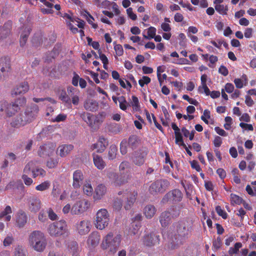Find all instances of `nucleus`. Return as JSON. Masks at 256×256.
Instances as JSON below:
<instances>
[{
    "instance_id": "nucleus-4",
    "label": "nucleus",
    "mask_w": 256,
    "mask_h": 256,
    "mask_svg": "<svg viewBox=\"0 0 256 256\" xmlns=\"http://www.w3.org/2000/svg\"><path fill=\"white\" fill-rule=\"evenodd\" d=\"M47 231L52 237L66 236L68 234V225L65 220L56 221L48 225Z\"/></svg>"
},
{
    "instance_id": "nucleus-51",
    "label": "nucleus",
    "mask_w": 256,
    "mask_h": 256,
    "mask_svg": "<svg viewBox=\"0 0 256 256\" xmlns=\"http://www.w3.org/2000/svg\"><path fill=\"white\" fill-rule=\"evenodd\" d=\"M222 242L220 237H218L216 240L212 242V250H216L222 246Z\"/></svg>"
},
{
    "instance_id": "nucleus-47",
    "label": "nucleus",
    "mask_w": 256,
    "mask_h": 256,
    "mask_svg": "<svg viewBox=\"0 0 256 256\" xmlns=\"http://www.w3.org/2000/svg\"><path fill=\"white\" fill-rule=\"evenodd\" d=\"M84 193L88 196H91L93 193V188L90 184H86L83 186Z\"/></svg>"
},
{
    "instance_id": "nucleus-14",
    "label": "nucleus",
    "mask_w": 256,
    "mask_h": 256,
    "mask_svg": "<svg viewBox=\"0 0 256 256\" xmlns=\"http://www.w3.org/2000/svg\"><path fill=\"white\" fill-rule=\"evenodd\" d=\"M56 144L48 143L41 146L38 150V154L40 157H45L52 154L55 150Z\"/></svg>"
},
{
    "instance_id": "nucleus-12",
    "label": "nucleus",
    "mask_w": 256,
    "mask_h": 256,
    "mask_svg": "<svg viewBox=\"0 0 256 256\" xmlns=\"http://www.w3.org/2000/svg\"><path fill=\"white\" fill-rule=\"evenodd\" d=\"M147 155V151L139 149L134 151L130 158L132 163L137 166H142L145 162V158Z\"/></svg>"
},
{
    "instance_id": "nucleus-32",
    "label": "nucleus",
    "mask_w": 256,
    "mask_h": 256,
    "mask_svg": "<svg viewBox=\"0 0 256 256\" xmlns=\"http://www.w3.org/2000/svg\"><path fill=\"white\" fill-rule=\"evenodd\" d=\"M172 128L174 131L175 134V142L176 144H178L180 142H182V136L180 132V130L178 128L177 125L173 122L172 124Z\"/></svg>"
},
{
    "instance_id": "nucleus-48",
    "label": "nucleus",
    "mask_w": 256,
    "mask_h": 256,
    "mask_svg": "<svg viewBox=\"0 0 256 256\" xmlns=\"http://www.w3.org/2000/svg\"><path fill=\"white\" fill-rule=\"evenodd\" d=\"M198 92L200 94L204 93L206 96H209L210 94V90L206 84H203L200 86L198 88Z\"/></svg>"
},
{
    "instance_id": "nucleus-16",
    "label": "nucleus",
    "mask_w": 256,
    "mask_h": 256,
    "mask_svg": "<svg viewBox=\"0 0 256 256\" xmlns=\"http://www.w3.org/2000/svg\"><path fill=\"white\" fill-rule=\"evenodd\" d=\"M90 222L86 220L78 222L76 224V230L80 235L88 234L90 230Z\"/></svg>"
},
{
    "instance_id": "nucleus-8",
    "label": "nucleus",
    "mask_w": 256,
    "mask_h": 256,
    "mask_svg": "<svg viewBox=\"0 0 256 256\" xmlns=\"http://www.w3.org/2000/svg\"><path fill=\"white\" fill-rule=\"evenodd\" d=\"M182 198V194L178 189H174L166 194L162 200L163 204L170 202L173 204L180 202Z\"/></svg>"
},
{
    "instance_id": "nucleus-25",
    "label": "nucleus",
    "mask_w": 256,
    "mask_h": 256,
    "mask_svg": "<svg viewBox=\"0 0 256 256\" xmlns=\"http://www.w3.org/2000/svg\"><path fill=\"white\" fill-rule=\"evenodd\" d=\"M100 240V236L98 232H92L88 237L87 244L89 246L94 248L98 246Z\"/></svg>"
},
{
    "instance_id": "nucleus-5",
    "label": "nucleus",
    "mask_w": 256,
    "mask_h": 256,
    "mask_svg": "<svg viewBox=\"0 0 256 256\" xmlns=\"http://www.w3.org/2000/svg\"><path fill=\"white\" fill-rule=\"evenodd\" d=\"M104 172L112 184L116 187L120 186L128 182V176L126 174H119L110 170H106Z\"/></svg>"
},
{
    "instance_id": "nucleus-57",
    "label": "nucleus",
    "mask_w": 256,
    "mask_h": 256,
    "mask_svg": "<svg viewBox=\"0 0 256 256\" xmlns=\"http://www.w3.org/2000/svg\"><path fill=\"white\" fill-rule=\"evenodd\" d=\"M14 241V238L13 236H8L4 239L3 242V244L4 246H8L12 244Z\"/></svg>"
},
{
    "instance_id": "nucleus-7",
    "label": "nucleus",
    "mask_w": 256,
    "mask_h": 256,
    "mask_svg": "<svg viewBox=\"0 0 256 256\" xmlns=\"http://www.w3.org/2000/svg\"><path fill=\"white\" fill-rule=\"evenodd\" d=\"M90 202L85 198L77 200L72 207L70 213L72 215H80L87 211L90 208Z\"/></svg>"
},
{
    "instance_id": "nucleus-28",
    "label": "nucleus",
    "mask_w": 256,
    "mask_h": 256,
    "mask_svg": "<svg viewBox=\"0 0 256 256\" xmlns=\"http://www.w3.org/2000/svg\"><path fill=\"white\" fill-rule=\"evenodd\" d=\"M22 32L20 34V44L23 46L26 44L28 38L32 30V28L30 26H23L22 28Z\"/></svg>"
},
{
    "instance_id": "nucleus-19",
    "label": "nucleus",
    "mask_w": 256,
    "mask_h": 256,
    "mask_svg": "<svg viewBox=\"0 0 256 256\" xmlns=\"http://www.w3.org/2000/svg\"><path fill=\"white\" fill-rule=\"evenodd\" d=\"M72 186L74 188H78L82 185L84 179V174L82 172L78 170L73 173Z\"/></svg>"
},
{
    "instance_id": "nucleus-36",
    "label": "nucleus",
    "mask_w": 256,
    "mask_h": 256,
    "mask_svg": "<svg viewBox=\"0 0 256 256\" xmlns=\"http://www.w3.org/2000/svg\"><path fill=\"white\" fill-rule=\"evenodd\" d=\"M32 176L36 178L38 176L44 178L46 175V171L40 168H36L32 170Z\"/></svg>"
},
{
    "instance_id": "nucleus-29",
    "label": "nucleus",
    "mask_w": 256,
    "mask_h": 256,
    "mask_svg": "<svg viewBox=\"0 0 256 256\" xmlns=\"http://www.w3.org/2000/svg\"><path fill=\"white\" fill-rule=\"evenodd\" d=\"M156 212V208L152 204H148L144 208V214L148 219L152 218L155 214Z\"/></svg>"
},
{
    "instance_id": "nucleus-50",
    "label": "nucleus",
    "mask_w": 256,
    "mask_h": 256,
    "mask_svg": "<svg viewBox=\"0 0 256 256\" xmlns=\"http://www.w3.org/2000/svg\"><path fill=\"white\" fill-rule=\"evenodd\" d=\"M156 28L153 26L150 27L148 30V36L146 35H144V36L145 38H152L156 35Z\"/></svg>"
},
{
    "instance_id": "nucleus-49",
    "label": "nucleus",
    "mask_w": 256,
    "mask_h": 256,
    "mask_svg": "<svg viewBox=\"0 0 256 256\" xmlns=\"http://www.w3.org/2000/svg\"><path fill=\"white\" fill-rule=\"evenodd\" d=\"M6 25H4L3 26L0 27V40L6 38L10 32V29L6 28Z\"/></svg>"
},
{
    "instance_id": "nucleus-41",
    "label": "nucleus",
    "mask_w": 256,
    "mask_h": 256,
    "mask_svg": "<svg viewBox=\"0 0 256 256\" xmlns=\"http://www.w3.org/2000/svg\"><path fill=\"white\" fill-rule=\"evenodd\" d=\"M230 203L232 205H234V204H240L242 202V198L239 196H238L234 194H230Z\"/></svg>"
},
{
    "instance_id": "nucleus-35",
    "label": "nucleus",
    "mask_w": 256,
    "mask_h": 256,
    "mask_svg": "<svg viewBox=\"0 0 256 256\" xmlns=\"http://www.w3.org/2000/svg\"><path fill=\"white\" fill-rule=\"evenodd\" d=\"M118 152V148L114 144L110 146L108 150V158L110 160H113L116 158Z\"/></svg>"
},
{
    "instance_id": "nucleus-2",
    "label": "nucleus",
    "mask_w": 256,
    "mask_h": 256,
    "mask_svg": "<svg viewBox=\"0 0 256 256\" xmlns=\"http://www.w3.org/2000/svg\"><path fill=\"white\" fill-rule=\"evenodd\" d=\"M29 246L38 252H43L47 246V239L44 234L40 230H34L28 236Z\"/></svg>"
},
{
    "instance_id": "nucleus-61",
    "label": "nucleus",
    "mask_w": 256,
    "mask_h": 256,
    "mask_svg": "<svg viewBox=\"0 0 256 256\" xmlns=\"http://www.w3.org/2000/svg\"><path fill=\"white\" fill-rule=\"evenodd\" d=\"M58 164V161L57 160L50 158L49 160L47 162L46 166L49 168H53L56 166Z\"/></svg>"
},
{
    "instance_id": "nucleus-30",
    "label": "nucleus",
    "mask_w": 256,
    "mask_h": 256,
    "mask_svg": "<svg viewBox=\"0 0 256 256\" xmlns=\"http://www.w3.org/2000/svg\"><path fill=\"white\" fill-rule=\"evenodd\" d=\"M93 161L95 166L100 170H103L106 166L102 156L98 154H93Z\"/></svg>"
},
{
    "instance_id": "nucleus-20",
    "label": "nucleus",
    "mask_w": 256,
    "mask_h": 256,
    "mask_svg": "<svg viewBox=\"0 0 256 256\" xmlns=\"http://www.w3.org/2000/svg\"><path fill=\"white\" fill-rule=\"evenodd\" d=\"M29 90V85L27 82H24L16 86L12 90V94L17 96L18 94H24Z\"/></svg>"
},
{
    "instance_id": "nucleus-55",
    "label": "nucleus",
    "mask_w": 256,
    "mask_h": 256,
    "mask_svg": "<svg viewBox=\"0 0 256 256\" xmlns=\"http://www.w3.org/2000/svg\"><path fill=\"white\" fill-rule=\"evenodd\" d=\"M132 106L134 110L137 111L140 108L138 99L136 96H132Z\"/></svg>"
},
{
    "instance_id": "nucleus-59",
    "label": "nucleus",
    "mask_w": 256,
    "mask_h": 256,
    "mask_svg": "<svg viewBox=\"0 0 256 256\" xmlns=\"http://www.w3.org/2000/svg\"><path fill=\"white\" fill-rule=\"evenodd\" d=\"M114 50L118 56H122L124 54L122 46L120 44H116L114 46Z\"/></svg>"
},
{
    "instance_id": "nucleus-37",
    "label": "nucleus",
    "mask_w": 256,
    "mask_h": 256,
    "mask_svg": "<svg viewBox=\"0 0 256 256\" xmlns=\"http://www.w3.org/2000/svg\"><path fill=\"white\" fill-rule=\"evenodd\" d=\"M140 222L134 223L132 228L130 229V234L134 236H138L140 234Z\"/></svg>"
},
{
    "instance_id": "nucleus-21",
    "label": "nucleus",
    "mask_w": 256,
    "mask_h": 256,
    "mask_svg": "<svg viewBox=\"0 0 256 256\" xmlns=\"http://www.w3.org/2000/svg\"><path fill=\"white\" fill-rule=\"evenodd\" d=\"M16 226L23 228L27 222L28 217L26 212L22 210H19L16 216Z\"/></svg>"
},
{
    "instance_id": "nucleus-17",
    "label": "nucleus",
    "mask_w": 256,
    "mask_h": 256,
    "mask_svg": "<svg viewBox=\"0 0 256 256\" xmlns=\"http://www.w3.org/2000/svg\"><path fill=\"white\" fill-rule=\"evenodd\" d=\"M28 124V120H26L23 114L20 113L12 120L10 124L14 128H18L24 126Z\"/></svg>"
},
{
    "instance_id": "nucleus-33",
    "label": "nucleus",
    "mask_w": 256,
    "mask_h": 256,
    "mask_svg": "<svg viewBox=\"0 0 256 256\" xmlns=\"http://www.w3.org/2000/svg\"><path fill=\"white\" fill-rule=\"evenodd\" d=\"M12 212V209L10 206H7L3 211L0 212V218L5 217V220L10 222L12 218V216L10 214Z\"/></svg>"
},
{
    "instance_id": "nucleus-24",
    "label": "nucleus",
    "mask_w": 256,
    "mask_h": 256,
    "mask_svg": "<svg viewBox=\"0 0 256 256\" xmlns=\"http://www.w3.org/2000/svg\"><path fill=\"white\" fill-rule=\"evenodd\" d=\"M84 107L86 110L94 112L98 110V104L93 99H87L84 104Z\"/></svg>"
},
{
    "instance_id": "nucleus-54",
    "label": "nucleus",
    "mask_w": 256,
    "mask_h": 256,
    "mask_svg": "<svg viewBox=\"0 0 256 256\" xmlns=\"http://www.w3.org/2000/svg\"><path fill=\"white\" fill-rule=\"evenodd\" d=\"M26 102V100L24 97L19 98L16 100L14 102L15 105L18 106L20 108V106H24Z\"/></svg>"
},
{
    "instance_id": "nucleus-26",
    "label": "nucleus",
    "mask_w": 256,
    "mask_h": 256,
    "mask_svg": "<svg viewBox=\"0 0 256 256\" xmlns=\"http://www.w3.org/2000/svg\"><path fill=\"white\" fill-rule=\"evenodd\" d=\"M106 192L105 186L102 184L98 185L95 188L94 198L95 200H100L104 196Z\"/></svg>"
},
{
    "instance_id": "nucleus-43",
    "label": "nucleus",
    "mask_w": 256,
    "mask_h": 256,
    "mask_svg": "<svg viewBox=\"0 0 256 256\" xmlns=\"http://www.w3.org/2000/svg\"><path fill=\"white\" fill-rule=\"evenodd\" d=\"M214 8L216 12L222 15L226 14L228 10V6L224 4L215 5Z\"/></svg>"
},
{
    "instance_id": "nucleus-23",
    "label": "nucleus",
    "mask_w": 256,
    "mask_h": 256,
    "mask_svg": "<svg viewBox=\"0 0 256 256\" xmlns=\"http://www.w3.org/2000/svg\"><path fill=\"white\" fill-rule=\"evenodd\" d=\"M72 144H62L57 148V154L61 157H65L70 153L74 149Z\"/></svg>"
},
{
    "instance_id": "nucleus-40",
    "label": "nucleus",
    "mask_w": 256,
    "mask_h": 256,
    "mask_svg": "<svg viewBox=\"0 0 256 256\" xmlns=\"http://www.w3.org/2000/svg\"><path fill=\"white\" fill-rule=\"evenodd\" d=\"M70 252L72 256H78V244L76 242H72L68 246Z\"/></svg>"
},
{
    "instance_id": "nucleus-45",
    "label": "nucleus",
    "mask_w": 256,
    "mask_h": 256,
    "mask_svg": "<svg viewBox=\"0 0 256 256\" xmlns=\"http://www.w3.org/2000/svg\"><path fill=\"white\" fill-rule=\"evenodd\" d=\"M34 163L32 162H28L24 166L23 170V174L28 175L32 172V170L34 169Z\"/></svg>"
},
{
    "instance_id": "nucleus-22",
    "label": "nucleus",
    "mask_w": 256,
    "mask_h": 256,
    "mask_svg": "<svg viewBox=\"0 0 256 256\" xmlns=\"http://www.w3.org/2000/svg\"><path fill=\"white\" fill-rule=\"evenodd\" d=\"M5 108V114L8 117H12L14 116L20 110V108L16 105H15L13 102L8 103L4 102Z\"/></svg>"
},
{
    "instance_id": "nucleus-6",
    "label": "nucleus",
    "mask_w": 256,
    "mask_h": 256,
    "mask_svg": "<svg viewBox=\"0 0 256 256\" xmlns=\"http://www.w3.org/2000/svg\"><path fill=\"white\" fill-rule=\"evenodd\" d=\"M110 216L106 208L99 210L96 214V226L100 230H103L108 226L110 221Z\"/></svg>"
},
{
    "instance_id": "nucleus-15",
    "label": "nucleus",
    "mask_w": 256,
    "mask_h": 256,
    "mask_svg": "<svg viewBox=\"0 0 256 256\" xmlns=\"http://www.w3.org/2000/svg\"><path fill=\"white\" fill-rule=\"evenodd\" d=\"M28 204L29 210L32 212H38L42 204L40 198L35 196H30L28 198Z\"/></svg>"
},
{
    "instance_id": "nucleus-1",
    "label": "nucleus",
    "mask_w": 256,
    "mask_h": 256,
    "mask_svg": "<svg viewBox=\"0 0 256 256\" xmlns=\"http://www.w3.org/2000/svg\"><path fill=\"white\" fill-rule=\"evenodd\" d=\"M192 230V222L188 219L174 222L166 234L168 239V248L176 249L182 245L191 235Z\"/></svg>"
},
{
    "instance_id": "nucleus-13",
    "label": "nucleus",
    "mask_w": 256,
    "mask_h": 256,
    "mask_svg": "<svg viewBox=\"0 0 256 256\" xmlns=\"http://www.w3.org/2000/svg\"><path fill=\"white\" fill-rule=\"evenodd\" d=\"M39 112V108L37 104H32L30 106H28L23 114L26 120L29 123L33 121L37 116Z\"/></svg>"
},
{
    "instance_id": "nucleus-34",
    "label": "nucleus",
    "mask_w": 256,
    "mask_h": 256,
    "mask_svg": "<svg viewBox=\"0 0 256 256\" xmlns=\"http://www.w3.org/2000/svg\"><path fill=\"white\" fill-rule=\"evenodd\" d=\"M124 196L126 198V199L134 203L138 196V192L136 190H126V192L124 193Z\"/></svg>"
},
{
    "instance_id": "nucleus-52",
    "label": "nucleus",
    "mask_w": 256,
    "mask_h": 256,
    "mask_svg": "<svg viewBox=\"0 0 256 256\" xmlns=\"http://www.w3.org/2000/svg\"><path fill=\"white\" fill-rule=\"evenodd\" d=\"M166 68L164 66H159L157 68V77L160 82V85H162V79L161 77V73L164 72Z\"/></svg>"
},
{
    "instance_id": "nucleus-3",
    "label": "nucleus",
    "mask_w": 256,
    "mask_h": 256,
    "mask_svg": "<svg viewBox=\"0 0 256 256\" xmlns=\"http://www.w3.org/2000/svg\"><path fill=\"white\" fill-rule=\"evenodd\" d=\"M121 242L120 234L114 235L113 232L108 234L103 238L101 248L104 250H108L112 254H115Z\"/></svg>"
},
{
    "instance_id": "nucleus-46",
    "label": "nucleus",
    "mask_w": 256,
    "mask_h": 256,
    "mask_svg": "<svg viewBox=\"0 0 256 256\" xmlns=\"http://www.w3.org/2000/svg\"><path fill=\"white\" fill-rule=\"evenodd\" d=\"M50 182L48 180L44 181L36 187V190L38 191H44L48 190L50 186Z\"/></svg>"
},
{
    "instance_id": "nucleus-44",
    "label": "nucleus",
    "mask_w": 256,
    "mask_h": 256,
    "mask_svg": "<svg viewBox=\"0 0 256 256\" xmlns=\"http://www.w3.org/2000/svg\"><path fill=\"white\" fill-rule=\"evenodd\" d=\"M122 206V200L120 198H116L114 200L113 202V208L114 210L120 211Z\"/></svg>"
},
{
    "instance_id": "nucleus-62",
    "label": "nucleus",
    "mask_w": 256,
    "mask_h": 256,
    "mask_svg": "<svg viewBox=\"0 0 256 256\" xmlns=\"http://www.w3.org/2000/svg\"><path fill=\"white\" fill-rule=\"evenodd\" d=\"M94 116L93 114L88 113V116L87 117L86 120L85 122L88 125V126L92 128H94Z\"/></svg>"
},
{
    "instance_id": "nucleus-58",
    "label": "nucleus",
    "mask_w": 256,
    "mask_h": 256,
    "mask_svg": "<svg viewBox=\"0 0 256 256\" xmlns=\"http://www.w3.org/2000/svg\"><path fill=\"white\" fill-rule=\"evenodd\" d=\"M150 80H151L148 76H143L142 78L138 80V84L141 87H143L145 84H148Z\"/></svg>"
},
{
    "instance_id": "nucleus-63",
    "label": "nucleus",
    "mask_w": 256,
    "mask_h": 256,
    "mask_svg": "<svg viewBox=\"0 0 256 256\" xmlns=\"http://www.w3.org/2000/svg\"><path fill=\"white\" fill-rule=\"evenodd\" d=\"M120 152L122 154L124 155L127 153V146L126 141H122L120 144Z\"/></svg>"
},
{
    "instance_id": "nucleus-42",
    "label": "nucleus",
    "mask_w": 256,
    "mask_h": 256,
    "mask_svg": "<svg viewBox=\"0 0 256 256\" xmlns=\"http://www.w3.org/2000/svg\"><path fill=\"white\" fill-rule=\"evenodd\" d=\"M14 256H26L24 248L22 246H17L14 248Z\"/></svg>"
},
{
    "instance_id": "nucleus-39",
    "label": "nucleus",
    "mask_w": 256,
    "mask_h": 256,
    "mask_svg": "<svg viewBox=\"0 0 256 256\" xmlns=\"http://www.w3.org/2000/svg\"><path fill=\"white\" fill-rule=\"evenodd\" d=\"M118 102L120 103V108L122 110H126L128 108L131 106L127 102L125 97L124 96L118 97Z\"/></svg>"
},
{
    "instance_id": "nucleus-64",
    "label": "nucleus",
    "mask_w": 256,
    "mask_h": 256,
    "mask_svg": "<svg viewBox=\"0 0 256 256\" xmlns=\"http://www.w3.org/2000/svg\"><path fill=\"white\" fill-rule=\"evenodd\" d=\"M190 165L192 168L193 169L196 170L197 172H200L202 171V168H200L198 162L196 160H193L190 162Z\"/></svg>"
},
{
    "instance_id": "nucleus-60",
    "label": "nucleus",
    "mask_w": 256,
    "mask_h": 256,
    "mask_svg": "<svg viewBox=\"0 0 256 256\" xmlns=\"http://www.w3.org/2000/svg\"><path fill=\"white\" fill-rule=\"evenodd\" d=\"M22 178L26 186H30L34 182L32 178L28 177V175L22 174Z\"/></svg>"
},
{
    "instance_id": "nucleus-53",
    "label": "nucleus",
    "mask_w": 256,
    "mask_h": 256,
    "mask_svg": "<svg viewBox=\"0 0 256 256\" xmlns=\"http://www.w3.org/2000/svg\"><path fill=\"white\" fill-rule=\"evenodd\" d=\"M216 210L218 216H222L224 219H226L228 217L227 213L222 208L221 206H218L216 207Z\"/></svg>"
},
{
    "instance_id": "nucleus-56",
    "label": "nucleus",
    "mask_w": 256,
    "mask_h": 256,
    "mask_svg": "<svg viewBox=\"0 0 256 256\" xmlns=\"http://www.w3.org/2000/svg\"><path fill=\"white\" fill-rule=\"evenodd\" d=\"M102 116V115L97 116L94 117V128L92 129L96 130L98 128V126L102 122V120L100 119V117Z\"/></svg>"
},
{
    "instance_id": "nucleus-38",
    "label": "nucleus",
    "mask_w": 256,
    "mask_h": 256,
    "mask_svg": "<svg viewBox=\"0 0 256 256\" xmlns=\"http://www.w3.org/2000/svg\"><path fill=\"white\" fill-rule=\"evenodd\" d=\"M59 99L66 104H71V100L70 99V98L66 94L65 90L64 88L60 91V94H59Z\"/></svg>"
},
{
    "instance_id": "nucleus-10",
    "label": "nucleus",
    "mask_w": 256,
    "mask_h": 256,
    "mask_svg": "<svg viewBox=\"0 0 256 256\" xmlns=\"http://www.w3.org/2000/svg\"><path fill=\"white\" fill-rule=\"evenodd\" d=\"M168 185V182L164 180H158L152 182L149 187V192L152 194L164 192Z\"/></svg>"
},
{
    "instance_id": "nucleus-18",
    "label": "nucleus",
    "mask_w": 256,
    "mask_h": 256,
    "mask_svg": "<svg viewBox=\"0 0 256 256\" xmlns=\"http://www.w3.org/2000/svg\"><path fill=\"white\" fill-rule=\"evenodd\" d=\"M108 145V141L104 137H100L98 141L91 146V149L92 150H96L98 153H102L106 150V147Z\"/></svg>"
},
{
    "instance_id": "nucleus-11",
    "label": "nucleus",
    "mask_w": 256,
    "mask_h": 256,
    "mask_svg": "<svg viewBox=\"0 0 256 256\" xmlns=\"http://www.w3.org/2000/svg\"><path fill=\"white\" fill-rule=\"evenodd\" d=\"M142 244L146 246L151 247L159 244L160 236L154 232L146 234L142 239Z\"/></svg>"
},
{
    "instance_id": "nucleus-31",
    "label": "nucleus",
    "mask_w": 256,
    "mask_h": 256,
    "mask_svg": "<svg viewBox=\"0 0 256 256\" xmlns=\"http://www.w3.org/2000/svg\"><path fill=\"white\" fill-rule=\"evenodd\" d=\"M140 141L136 136L132 135L129 137L128 144L132 150L136 149L140 145Z\"/></svg>"
},
{
    "instance_id": "nucleus-27",
    "label": "nucleus",
    "mask_w": 256,
    "mask_h": 256,
    "mask_svg": "<svg viewBox=\"0 0 256 256\" xmlns=\"http://www.w3.org/2000/svg\"><path fill=\"white\" fill-rule=\"evenodd\" d=\"M171 214L168 211L162 212L160 216V222L162 227H166L171 222Z\"/></svg>"
},
{
    "instance_id": "nucleus-9",
    "label": "nucleus",
    "mask_w": 256,
    "mask_h": 256,
    "mask_svg": "<svg viewBox=\"0 0 256 256\" xmlns=\"http://www.w3.org/2000/svg\"><path fill=\"white\" fill-rule=\"evenodd\" d=\"M12 70L10 58L3 56L0 58V80L7 76Z\"/></svg>"
}]
</instances>
